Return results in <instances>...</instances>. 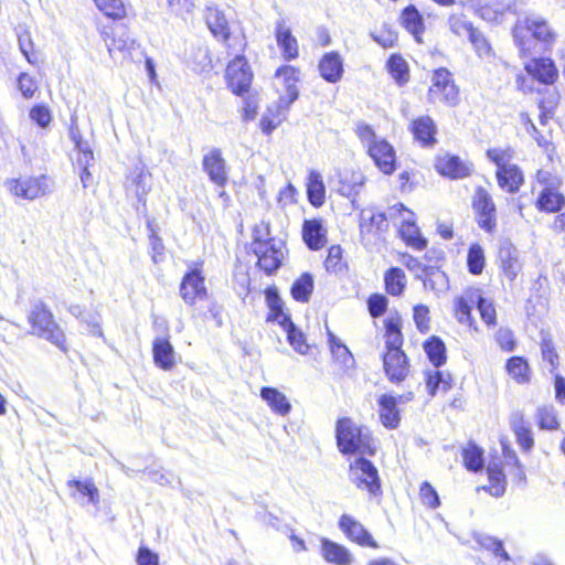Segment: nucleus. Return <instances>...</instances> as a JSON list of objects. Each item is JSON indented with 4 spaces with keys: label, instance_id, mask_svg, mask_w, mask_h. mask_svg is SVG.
Listing matches in <instances>:
<instances>
[{
    "label": "nucleus",
    "instance_id": "1",
    "mask_svg": "<svg viewBox=\"0 0 565 565\" xmlns=\"http://www.w3.org/2000/svg\"><path fill=\"white\" fill-rule=\"evenodd\" d=\"M500 444L502 459H491L486 469L488 483L477 489L478 491H484L493 498H501L507 491L508 479L504 472L505 469L514 483L523 484L526 481L525 467L509 440L505 438L501 439Z\"/></svg>",
    "mask_w": 565,
    "mask_h": 565
},
{
    "label": "nucleus",
    "instance_id": "2",
    "mask_svg": "<svg viewBox=\"0 0 565 565\" xmlns=\"http://www.w3.org/2000/svg\"><path fill=\"white\" fill-rule=\"evenodd\" d=\"M334 438L342 456L374 457L377 454L376 441L370 428L350 416H341L335 420Z\"/></svg>",
    "mask_w": 565,
    "mask_h": 565
},
{
    "label": "nucleus",
    "instance_id": "3",
    "mask_svg": "<svg viewBox=\"0 0 565 565\" xmlns=\"http://www.w3.org/2000/svg\"><path fill=\"white\" fill-rule=\"evenodd\" d=\"M96 9L111 23L99 24L98 34L107 45L109 54L130 50L134 41L129 38L117 36L116 23L124 25V21L134 15L131 6L125 0H92Z\"/></svg>",
    "mask_w": 565,
    "mask_h": 565
},
{
    "label": "nucleus",
    "instance_id": "4",
    "mask_svg": "<svg viewBox=\"0 0 565 565\" xmlns=\"http://www.w3.org/2000/svg\"><path fill=\"white\" fill-rule=\"evenodd\" d=\"M354 132L376 169L384 175H392L398 168L395 147L386 138L377 137L374 128L364 121L355 125Z\"/></svg>",
    "mask_w": 565,
    "mask_h": 565
},
{
    "label": "nucleus",
    "instance_id": "5",
    "mask_svg": "<svg viewBox=\"0 0 565 565\" xmlns=\"http://www.w3.org/2000/svg\"><path fill=\"white\" fill-rule=\"evenodd\" d=\"M515 151L512 147H493L486 151L490 162L495 166V180L499 188L509 194H516L524 184L522 169L512 163Z\"/></svg>",
    "mask_w": 565,
    "mask_h": 565
},
{
    "label": "nucleus",
    "instance_id": "6",
    "mask_svg": "<svg viewBox=\"0 0 565 565\" xmlns=\"http://www.w3.org/2000/svg\"><path fill=\"white\" fill-rule=\"evenodd\" d=\"M557 33L544 18L525 17L513 28V39L522 56L532 54L531 40H535L548 49L555 43Z\"/></svg>",
    "mask_w": 565,
    "mask_h": 565
},
{
    "label": "nucleus",
    "instance_id": "7",
    "mask_svg": "<svg viewBox=\"0 0 565 565\" xmlns=\"http://www.w3.org/2000/svg\"><path fill=\"white\" fill-rule=\"evenodd\" d=\"M258 230L255 227L249 244L248 254L256 258V269L265 276H275L284 266L286 259V250L282 243L275 237H260Z\"/></svg>",
    "mask_w": 565,
    "mask_h": 565
},
{
    "label": "nucleus",
    "instance_id": "8",
    "mask_svg": "<svg viewBox=\"0 0 565 565\" xmlns=\"http://www.w3.org/2000/svg\"><path fill=\"white\" fill-rule=\"evenodd\" d=\"M26 319L30 326V334L51 342L63 352L67 351L65 332L45 302L39 301L34 303Z\"/></svg>",
    "mask_w": 565,
    "mask_h": 565
},
{
    "label": "nucleus",
    "instance_id": "9",
    "mask_svg": "<svg viewBox=\"0 0 565 565\" xmlns=\"http://www.w3.org/2000/svg\"><path fill=\"white\" fill-rule=\"evenodd\" d=\"M426 99L430 105H443L448 108L458 107L461 103V90L455 74L446 66L434 68L429 75Z\"/></svg>",
    "mask_w": 565,
    "mask_h": 565
},
{
    "label": "nucleus",
    "instance_id": "10",
    "mask_svg": "<svg viewBox=\"0 0 565 565\" xmlns=\"http://www.w3.org/2000/svg\"><path fill=\"white\" fill-rule=\"evenodd\" d=\"M367 457L358 456L349 463V478L358 490L367 494L369 500L380 503L383 498L382 480L379 469Z\"/></svg>",
    "mask_w": 565,
    "mask_h": 565
},
{
    "label": "nucleus",
    "instance_id": "11",
    "mask_svg": "<svg viewBox=\"0 0 565 565\" xmlns=\"http://www.w3.org/2000/svg\"><path fill=\"white\" fill-rule=\"evenodd\" d=\"M179 295L189 307H194L198 302L209 299L204 259H198L186 265L180 280Z\"/></svg>",
    "mask_w": 565,
    "mask_h": 565
},
{
    "label": "nucleus",
    "instance_id": "12",
    "mask_svg": "<svg viewBox=\"0 0 565 565\" xmlns=\"http://www.w3.org/2000/svg\"><path fill=\"white\" fill-rule=\"evenodd\" d=\"M392 218H399L397 236L409 248L423 252L428 246V239L417 225V217L413 210L403 203H395L388 207Z\"/></svg>",
    "mask_w": 565,
    "mask_h": 565
},
{
    "label": "nucleus",
    "instance_id": "13",
    "mask_svg": "<svg viewBox=\"0 0 565 565\" xmlns=\"http://www.w3.org/2000/svg\"><path fill=\"white\" fill-rule=\"evenodd\" d=\"M254 78L253 67L245 54L231 58L224 68V82L233 95L248 94L254 88Z\"/></svg>",
    "mask_w": 565,
    "mask_h": 565
},
{
    "label": "nucleus",
    "instance_id": "14",
    "mask_svg": "<svg viewBox=\"0 0 565 565\" xmlns=\"http://www.w3.org/2000/svg\"><path fill=\"white\" fill-rule=\"evenodd\" d=\"M536 181L543 185L535 200V207L544 213H557L565 206V195L558 191L561 179L548 171L537 170Z\"/></svg>",
    "mask_w": 565,
    "mask_h": 565
},
{
    "label": "nucleus",
    "instance_id": "15",
    "mask_svg": "<svg viewBox=\"0 0 565 565\" xmlns=\"http://www.w3.org/2000/svg\"><path fill=\"white\" fill-rule=\"evenodd\" d=\"M390 230L388 216L376 209H366L359 215V236L364 245L382 241Z\"/></svg>",
    "mask_w": 565,
    "mask_h": 565
},
{
    "label": "nucleus",
    "instance_id": "16",
    "mask_svg": "<svg viewBox=\"0 0 565 565\" xmlns=\"http://www.w3.org/2000/svg\"><path fill=\"white\" fill-rule=\"evenodd\" d=\"M471 207L479 228L487 234L495 233L498 227L497 206L492 195L486 188L481 185L476 186Z\"/></svg>",
    "mask_w": 565,
    "mask_h": 565
},
{
    "label": "nucleus",
    "instance_id": "17",
    "mask_svg": "<svg viewBox=\"0 0 565 565\" xmlns=\"http://www.w3.org/2000/svg\"><path fill=\"white\" fill-rule=\"evenodd\" d=\"M9 193L17 198L33 201L51 191L50 178L46 174L36 177H19L7 180Z\"/></svg>",
    "mask_w": 565,
    "mask_h": 565
},
{
    "label": "nucleus",
    "instance_id": "18",
    "mask_svg": "<svg viewBox=\"0 0 565 565\" xmlns=\"http://www.w3.org/2000/svg\"><path fill=\"white\" fill-rule=\"evenodd\" d=\"M407 131L412 141L423 149H433L438 143V124L429 114L412 117L407 122Z\"/></svg>",
    "mask_w": 565,
    "mask_h": 565
},
{
    "label": "nucleus",
    "instance_id": "19",
    "mask_svg": "<svg viewBox=\"0 0 565 565\" xmlns=\"http://www.w3.org/2000/svg\"><path fill=\"white\" fill-rule=\"evenodd\" d=\"M434 169L443 178L460 180L472 174L473 163L459 154L444 152L435 156Z\"/></svg>",
    "mask_w": 565,
    "mask_h": 565
},
{
    "label": "nucleus",
    "instance_id": "20",
    "mask_svg": "<svg viewBox=\"0 0 565 565\" xmlns=\"http://www.w3.org/2000/svg\"><path fill=\"white\" fill-rule=\"evenodd\" d=\"M383 371L391 383L401 384L411 375V360L403 347L384 349Z\"/></svg>",
    "mask_w": 565,
    "mask_h": 565
},
{
    "label": "nucleus",
    "instance_id": "21",
    "mask_svg": "<svg viewBox=\"0 0 565 565\" xmlns=\"http://www.w3.org/2000/svg\"><path fill=\"white\" fill-rule=\"evenodd\" d=\"M300 76V67L292 64L285 63L276 68L274 78L277 79L281 86L277 88L279 103L281 105L288 107L298 99Z\"/></svg>",
    "mask_w": 565,
    "mask_h": 565
},
{
    "label": "nucleus",
    "instance_id": "22",
    "mask_svg": "<svg viewBox=\"0 0 565 565\" xmlns=\"http://www.w3.org/2000/svg\"><path fill=\"white\" fill-rule=\"evenodd\" d=\"M338 526L349 542L360 547L371 550H379L381 547L379 542L364 526V524L351 514H341L338 520Z\"/></svg>",
    "mask_w": 565,
    "mask_h": 565
},
{
    "label": "nucleus",
    "instance_id": "23",
    "mask_svg": "<svg viewBox=\"0 0 565 565\" xmlns=\"http://www.w3.org/2000/svg\"><path fill=\"white\" fill-rule=\"evenodd\" d=\"M477 290L469 287L452 299V316L459 324L466 326L469 331L479 332V326L473 317L477 302Z\"/></svg>",
    "mask_w": 565,
    "mask_h": 565
},
{
    "label": "nucleus",
    "instance_id": "24",
    "mask_svg": "<svg viewBox=\"0 0 565 565\" xmlns=\"http://www.w3.org/2000/svg\"><path fill=\"white\" fill-rule=\"evenodd\" d=\"M70 135L77 151L75 162L78 167L82 184L84 188H88L94 184L93 175L89 172V167L94 164L93 150L89 148L88 142L82 138L77 129L72 128Z\"/></svg>",
    "mask_w": 565,
    "mask_h": 565
},
{
    "label": "nucleus",
    "instance_id": "25",
    "mask_svg": "<svg viewBox=\"0 0 565 565\" xmlns=\"http://www.w3.org/2000/svg\"><path fill=\"white\" fill-rule=\"evenodd\" d=\"M202 169L216 186L224 188L228 183L230 169L220 148H212L203 156Z\"/></svg>",
    "mask_w": 565,
    "mask_h": 565
},
{
    "label": "nucleus",
    "instance_id": "26",
    "mask_svg": "<svg viewBox=\"0 0 565 565\" xmlns=\"http://www.w3.org/2000/svg\"><path fill=\"white\" fill-rule=\"evenodd\" d=\"M414 398V394L408 392L407 394L395 397L391 394H382L379 399V418L381 424L386 429H396L401 423L399 409L397 407L398 402H407Z\"/></svg>",
    "mask_w": 565,
    "mask_h": 565
},
{
    "label": "nucleus",
    "instance_id": "27",
    "mask_svg": "<svg viewBox=\"0 0 565 565\" xmlns=\"http://www.w3.org/2000/svg\"><path fill=\"white\" fill-rule=\"evenodd\" d=\"M524 70L540 84L551 86L558 79V68L551 57H533L525 63Z\"/></svg>",
    "mask_w": 565,
    "mask_h": 565
},
{
    "label": "nucleus",
    "instance_id": "28",
    "mask_svg": "<svg viewBox=\"0 0 565 565\" xmlns=\"http://www.w3.org/2000/svg\"><path fill=\"white\" fill-rule=\"evenodd\" d=\"M275 40L279 47L281 58L285 62L295 61L300 56V47L292 30L284 22H277L275 26Z\"/></svg>",
    "mask_w": 565,
    "mask_h": 565
},
{
    "label": "nucleus",
    "instance_id": "29",
    "mask_svg": "<svg viewBox=\"0 0 565 565\" xmlns=\"http://www.w3.org/2000/svg\"><path fill=\"white\" fill-rule=\"evenodd\" d=\"M398 22L417 43H422L426 31L425 18L414 3H408L401 10Z\"/></svg>",
    "mask_w": 565,
    "mask_h": 565
},
{
    "label": "nucleus",
    "instance_id": "30",
    "mask_svg": "<svg viewBox=\"0 0 565 565\" xmlns=\"http://www.w3.org/2000/svg\"><path fill=\"white\" fill-rule=\"evenodd\" d=\"M320 76L330 84L340 82L344 74V62L338 51H330L321 55L318 62Z\"/></svg>",
    "mask_w": 565,
    "mask_h": 565
},
{
    "label": "nucleus",
    "instance_id": "31",
    "mask_svg": "<svg viewBox=\"0 0 565 565\" xmlns=\"http://www.w3.org/2000/svg\"><path fill=\"white\" fill-rule=\"evenodd\" d=\"M510 427L522 452L530 454L534 448L535 439L525 415L522 412L512 414Z\"/></svg>",
    "mask_w": 565,
    "mask_h": 565
},
{
    "label": "nucleus",
    "instance_id": "32",
    "mask_svg": "<svg viewBox=\"0 0 565 565\" xmlns=\"http://www.w3.org/2000/svg\"><path fill=\"white\" fill-rule=\"evenodd\" d=\"M320 553L323 561L331 565H352L353 556L350 550L330 539L322 537Z\"/></svg>",
    "mask_w": 565,
    "mask_h": 565
},
{
    "label": "nucleus",
    "instance_id": "33",
    "mask_svg": "<svg viewBox=\"0 0 565 565\" xmlns=\"http://www.w3.org/2000/svg\"><path fill=\"white\" fill-rule=\"evenodd\" d=\"M301 236L310 250H320L327 244V230L320 218L305 220Z\"/></svg>",
    "mask_w": 565,
    "mask_h": 565
},
{
    "label": "nucleus",
    "instance_id": "34",
    "mask_svg": "<svg viewBox=\"0 0 565 565\" xmlns=\"http://www.w3.org/2000/svg\"><path fill=\"white\" fill-rule=\"evenodd\" d=\"M214 39L223 45L227 55L233 56L244 55L248 45L247 36L242 28L233 29L228 26Z\"/></svg>",
    "mask_w": 565,
    "mask_h": 565
},
{
    "label": "nucleus",
    "instance_id": "35",
    "mask_svg": "<svg viewBox=\"0 0 565 565\" xmlns=\"http://www.w3.org/2000/svg\"><path fill=\"white\" fill-rule=\"evenodd\" d=\"M384 349L403 347L405 342L403 333V318L395 311L383 320Z\"/></svg>",
    "mask_w": 565,
    "mask_h": 565
},
{
    "label": "nucleus",
    "instance_id": "36",
    "mask_svg": "<svg viewBox=\"0 0 565 565\" xmlns=\"http://www.w3.org/2000/svg\"><path fill=\"white\" fill-rule=\"evenodd\" d=\"M385 71L398 87H404L411 82L409 64L399 52L388 55L385 62Z\"/></svg>",
    "mask_w": 565,
    "mask_h": 565
},
{
    "label": "nucleus",
    "instance_id": "37",
    "mask_svg": "<svg viewBox=\"0 0 565 565\" xmlns=\"http://www.w3.org/2000/svg\"><path fill=\"white\" fill-rule=\"evenodd\" d=\"M152 359L154 364L163 371H170L175 366V352L168 338L159 337L153 340Z\"/></svg>",
    "mask_w": 565,
    "mask_h": 565
},
{
    "label": "nucleus",
    "instance_id": "38",
    "mask_svg": "<svg viewBox=\"0 0 565 565\" xmlns=\"http://www.w3.org/2000/svg\"><path fill=\"white\" fill-rule=\"evenodd\" d=\"M499 269L510 282H513L522 269L516 249L512 245L502 247L499 255Z\"/></svg>",
    "mask_w": 565,
    "mask_h": 565
},
{
    "label": "nucleus",
    "instance_id": "39",
    "mask_svg": "<svg viewBox=\"0 0 565 565\" xmlns=\"http://www.w3.org/2000/svg\"><path fill=\"white\" fill-rule=\"evenodd\" d=\"M467 40L478 58L486 63L495 62V49L488 35L481 29L478 28Z\"/></svg>",
    "mask_w": 565,
    "mask_h": 565
},
{
    "label": "nucleus",
    "instance_id": "40",
    "mask_svg": "<svg viewBox=\"0 0 565 565\" xmlns=\"http://www.w3.org/2000/svg\"><path fill=\"white\" fill-rule=\"evenodd\" d=\"M17 36L19 50L24 58L29 64L39 66L43 62V52L42 49L35 44L30 30L21 29Z\"/></svg>",
    "mask_w": 565,
    "mask_h": 565
},
{
    "label": "nucleus",
    "instance_id": "41",
    "mask_svg": "<svg viewBox=\"0 0 565 565\" xmlns=\"http://www.w3.org/2000/svg\"><path fill=\"white\" fill-rule=\"evenodd\" d=\"M539 94L537 107L540 109V122L545 125L554 117L559 105L561 95L556 88L541 89Z\"/></svg>",
    "mask_w": 565,
    "mask_h": 565
},
{
    "label": "nucleus",
    "instance_id": "42",
    "mask_svg": "<svg viewBox=\"0 0 565 565\" xmlns=\"http://www.w3.org/2000/svg\"><path fill=\"white\" fill-rule=\"evenodd\" d=\"M384 290L391 297H401L407 286L405 271L397 266L387 268L383 275Z\"/></svg>",
    "mask_w": 565,
    "mask_h": 565
},
{
    "label": "nucleus",
    "instance_id": "43",
    "mask_svg": "<svg viewBox=\"0 0 565 565\" xmlns=\"http://www.w3.org/2000/svg\"><path fill=\"white\" fill-rule=\"evenodd\" d=\"M505 372L518 384H529L532 377V370L529 361L521 355H513L505 361Z\"/></svg>",
    "mask_w": 565,
    "mask_h": 565
},
{
    "label": "nucleus",
    "instance_id": "44",
    "mask_svg": "<svg viewBox=\"0 0 565 565\" xmlns=\"http://www.w3.org/2000/svg\"><path fill=\"white\" fill-rule=\"evenodd\" d=\"M426 385L429 395L448 393L454 387V376L448 371H431L426 374Z\"/></svg>",
    "mask_w": 565,
    "mask_h": 565
},
{
    "label": "nucleus",
    "instance_id": "45",
    "mask_svg": "<svg viewBox=\"0 0 565 565\" xmlns=\"http://www.w3.org/2000/svg\"><path fill=\"white\" fill-rule=\"evenodd\" d=\"M447 25L454 35L467 39L478 29L463 11L451 12L447 18Z\"/></svg>",
    "mask_w": 565,
    "mask_h": 565
},
{
    "label": "nucleus",
    "instance_id": "46",
    "mask_svg": "<svg viewBox=\"0 0 565 565\" xmlns=\"http://www.w3.org/2000/svg\"><path fill=\"white\" fill-rule=\"evenodd\" d=\"M423 349L427 359L435 367H440L447 362V348L438 335H430L423 342Z\"/></svg>",
    "mask_w": 565,
    "mask_h": 565
},
{
    "label": "nucleus",
    "instance_id": "47",
    "mask_svg": "<svg viewBox=\"0 0 565 565\" xmlns=\"http://www.w3.org/2000/svg\"><path fill=\"white\" fill-rule=\"evenodd\" d=\"M486 265L487 257L482 245L478 242L469 244L466 255L468 273L472 276H480L483 274Z\"/></svg>",
    "mask_w": 565,
    "mask_h": 565
},
{
    "label": "nucleus",
    "instance_id": "48",
    "mask_svg": "<svg viewBox=\"0 0 565 565\" xmlns=\"http://www.w3.org/2000/svg\"><path fill=\"white\" fill-rule=\"evenodd\" d=\"M260 397L267 403L270 409L279 415H287L291 405L288 402L285 394L278 391L276 387L264 386L260 388Z\"/></svg>",
    "mask_w": 565,
    "mask_h": 565
},
{
    "label": "nucleus",
    "instance_id": "49",
    "mask_svg": "<svg viewBox=\"0 0 565 565\" xmlns=\"http://www.w3.org/2000/svg\"><path fill=\"white\" fill-rule=\"evenodd\" d=\"M462 465L471 472H479L484 468V450L473 441L467 443L461 449Z\"/></svg>",
    "mask_w": 565,
    "mask_h": 565
},
{
    "label": "nucleus",
    "instance_id": "50",
    "mask_svg": "<svg viewBox=\"0 0 565 565\" xmlns=\"http://www.w3.org/2000/svg\"><path fill=\"white\" fill-rule=\"evenodd\" d=\"M323 266L328 273L334 275H340L348 271L349 264L344 257V249L341 245L334 244L328 248Z\"/></svg>",
    "mask_w": 565,
    "mask_h": 565
},
{
    "label": "nucleus",
    "instance_id": "51",
    "mask_svg": "<svg viewBox=\"0 0 565 565\" xmlns=\"http://www.w3.org/2000/svg\"><path fill=\"white\" fill-rule=\"evenodd\" d=\"M306 188L310 204L315 207L322 206L326 201V186L319 172H309Z\"/></svg>",
    "mask_w": 565,
    "mask_h": 565
},
{
    "label": "nucleus",
    "instance_id": "52",
    "mask_svg": "<svg viewBox=\"0 0 565 565\" xmlns=\"http://www.w3.org/2000/svg\"><path fill=\"white\" fill-rule=\"evenodd\" d=\"M279 324L285 329L287 333V340L289 344L300 354H307L310 350V345L307 343L306 337L302 331L296 328L289 316L282 318Z\"/></svg>",
    "mask_w": 565,
    "mask_h": 565
},
{
    "label": "nucleus",
    "instance_id": "53",
    "mask_svg": "<svg viewBox=\"0 0 565 565\" xmlns=\"http://www.w3.org/2000/svg\"><path fill=\"white\" fill-rule=\"evenodd\" d=\"M328 342L333 361L341 369L349 370L354 366V358L351 351L331 332L328 333Z\"/></svg>",
    "mask_w": 565,
    "mask_h": 565
},
{
    "label": "nucleus",
    "instance_id": "54",
    "mask_svg": "<svg viewBox=\"0 0 565 565\" xmlns=\"http://www.w3.org/2000/svg\"><path fill=\"white\" fill-rule=\"evenodd\" d=\"M265 301L268 307L266 321H280L287 315L284 313V302L276 286L270 285L264 289Z\"/></svg>",
    "mask_w": 565,
    "mask_h": 565
},
{
    "label": "nucleus",
    "instance_id": "55",
    "mask_svg": "<svg viewBox=\"0 0 565 565\" xmlns=\"http://www.w3.org/2000/svg\"><path fill=\"white\" fill-rule=\"evenodd\" d=\"M535 422L541 430H558L561 422L552 404L540 405L535 411Z\"/></svg>",
    "mask_w": 565,
    "mask_h": 565
},
{
    "label": "nucleus",
    "instance_id": "56",
    "mask_svg": "<svg viewBox=\"0 0 565 565\" xmlns=\"http://www.w3.org/2000/svg\"><path fill=\"white\" fill-rule=\"evenodd\" d=\"M315 288L313 277L310 273H302L292 282L290 294L298 302H308Z\"/></svg>",
    "mask_w": 565,
    "mask_h": 565
},
{
    "label": "nucleus",
    "instance_id": "57",
    "mask_svg": "<svg viewBox=\"0 0 565 565\" xmlns=\"http://www.w3.org/2000/svg\"><path fill=\"white\" fill-rule=\"evenodd\" d=\"M204 19L206 26L213 38L217 36L218 33L231 26L224 11L221 10L217 6H207L205 8Z\"/></svg>",
    "mask_w": 565,
    "mask_h": 565
},
{
    "label": "nucleus",
    "instance_id": "58",
    "mask_svg": "<svg viewBox=\"0 0 565 565\" xmlns=\"http://www.w3.org/2000/svg\"><path fill=\"white\" fill-rule=\"evenodd\" d=\"M476 308L479 311L480 319L488 329H494L498 327V311L492 300L482 296H478Z\"/></svg>",
    "mask_w": 565,
    "mask_h": 565
},
{
    "label": "nucleus",
    "instance_id": "59",
    "mask_svg": "<svg viewBox=\"0 0 565 565\" xmlns=\"http://www.w3.org/2000/svg\"><path fill=\"white\" fill-rule=\"evenodd\" d=\"M481 550L490 552L499 563L510 561L509 553L504 550L502 541L492 536H483L478 540Z\"/></svg>",
    "mask_w": 565,
    "mask_h": 565
},
{
    "label": "nucleus",
    "instance_id": "60",
    "mask_svg": "<svg viewBox=\"0 0 565 565\" xmlns=\"http://www.w3.org/2000/svg\"><path fill=\"white\" fill-rule=\"evenodd\" d=\"M243 98L241 116L245 121H252L256 118L259 109V94L254 88L245 95H236Z\"/></svg>",
    "mask_w": 565,
    "mask_h": 565
},
{
    "label": "nucleus",
    "instance_id": "61",
    "mask_svg": "<svg viewBox=\"0 0 565 565\" xmlns=\"http://www.w3.org/2000/svg\"><path fill=\"white\" fill-rule=\"evenodd\" d=\"M519 119L524 130L536 140L540 147H542L546 151L555 150L554 145L540 134L529 113L522 111L519 116Z\"/></svg>",
    "mask_w": 565,
    "mask_h": 565
},
{
    "label": "nucleus",
    "instance_id": "62",
    "mask_svg": "<svg viewBox=\"0 0 565 565\" xmlns=\"http://www.w3.org/2000/svg\"><path fill=\"white\" fill-rule=\"evenodd\" d=\"M372 39L383 49H392L398 44V32L392 24H383L376 32L372 33Z\"/></svg>",
    "mask_w": 565,
    "mask_h": 565
},
{
    "label": "nucleus",
    "instance_id": "63",
    "mask_svg": "<svg viewBox=\"0 0 565 565\" xmlns=\"http://www.w3.org/2000/svg\"><path fill=\"white\" fill-rule=\"evenodd\" d=\"M542 359L550 365L551 372L559 367V355L556 345L551 337H544L540 342Z\"/></svg>",
    "mask_w": 565,
    "mask_h": 565
},
{
    "label": "nucleus",
    "instance_id": "64",
    "mask_svg": "<svg viewBox=\"0 0 565 565\" xmlns=\"http://www.w3.org/2000/svg\"><path fill=\"white\" fill-rule=\"evenodd\" d=\"M17 88L24 99H32L39 92V83L35 77L26 72H22L18 75Z\"/></svg>",
    "mask_w": 565,
    "mask_h": 565
}]
</instances>
